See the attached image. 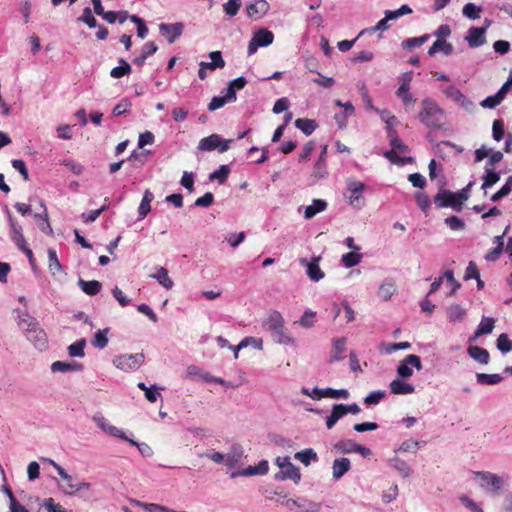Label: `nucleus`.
<instances>
[{"label":"nucleus","mask_w":512,"mask_h":512,"mask_svg":"<svg viewBox=\"0 0 512 512\" xmlns=\"http://www.w3.org/2000/svg\"><path fill=\"white\" fill-rule=\"evenodd\" d=\"M430 38L429 34L422 35L420 37L408 38L402 42L403 48H415L424 44Z\"/></svg>","instance_id":"13d9d810"},{"label":"nucleus","mask_w":512,"mask_h":512,"mask_svg":"<svg viewBox=\"0 0 512 512\" xmlns=\"http://www.w3.org/2000/svg\"><path fill=\"white\" fill-rule=\"evenodd\" d=\"M138 505L143 507L148 512H175V510H172L166 506H162V505L154 504V503L138 502Z\"/></svg>","instance_id":"774afa93"},{"label":"nucleus","mask_w":512,"mask_h":512,"mask_svg":"<svg viewBox=\"0 0 512 512\" xmlns=\"http://www.w3.org/2000/svg\"><path fill=\"white\" fill-rule=\"evenodd\" d=\"M26 338L29 342H31L33 344V346L36 349H38L40 351L45 350L48 346V339H47L46 332L44 331L43 328L40 327V325L38 327H36L28 335H26Z\"/></svg>","instance_id":"a211bd4d"},{"label":"nucleus","mask_w":512,"mask_h":512,"mask_svg":"<svg viewBox=\"0 0 512 512\" xmlns=\"http://www.w3.org/2000/svg\"><path fill=\"white\" fill-rule=\"evenodd\" d=\"M86 346V340L80 339L75 343L68 346V354L71 357H83L84 356V348Z\"/></svg>","instance_id":"3c124183"},{"label":"nucleus","mask_w":512,"mask_h":512,"mask_svg":"<svg viewBox=\"0 0 512 512\" xmlns=\"http://www.w3.org/2000/svg\"><path fill=\"white\" fill-rule=\"evenodd\" d=\"M363 255L360 252L351 251L341 256V263L345 268H352L362 261Z\"/></svg>","instance_id":"58836bf2"},{"label":"nucleus","mask_w":512,"mask_h":512,"mask_svg":"<svg viewBox=\"0 0 512 512\" xmlns=\"http://www.w3.org/2000/svg\"><path fill=\"white\" fill-rule=\"evenodd\" d=\"M497 348L502 353H508L512 350V342L510 341L507 334L502 333L497 338Z\"/></svg>","instance_id":"680f3d73"},{"label":"nucleus","mask_w":512,"mask_h":512,"mask_svg":"<svg viewBox=\"0 0 512 512\" xmlns=\"http://www.w3.org/2000/svg\"><path fill=\"white\" fill-rule=\"evenodd\" d=\"M429 177L431 181H436L438 186H444L443 168L434 159L429 163Z\"/></svg>","instance_id":"f704fd0d"},{"label":"nucleus","mask_w":512,"mask_h":512,"mask_svg":"<svg viewBox=\"0 0 512 512\" xmlns=\"http://www.w3.org/2000/svg\"><path fill=\"white\" fill-rule=\"evenodd\" d=\"M396 291L397 286L395 281L391 278H386L378 287L377 295L383 301H389Z\"/></svg>","instance_id":"5701e85b"},{"label":"nucleus","mask_w":512,"mask_h":512,"mask_svg":"<svg viewBox=\"0 0 512 512\" xmlns=\"http://www.w3.org/2000/svg\"><path fill=\"white\" fill-rule=\"evenodd\" d=\"M82 369V365L77 362H63V361H55L51 365L52 372H71V371H79Z\"/></svg>","instance_id":"473e14b6"},{"label":"nucleus","mask_w":512,"mask_h":512,"mask_svg":"<svg viewBox=\"0 0 512 512\" xmlns=\"http://www.w3.org/2000/svg\"><path fill=\"white\" fill-rule=\"evenodd\" d=\"M358 443L353 440L345 439L335 444V449L342 453H355Z\"/></svg>","instance_id":"8fccbe9b"},{"label":"nucleus","mask_w":512,"mask_h":512,"mask_svg":"<svg viewBox=\"0 0 512 512\" xmlns=\"http://www.w3.org/2000/svg\"><path fill=\"white\" fill-rule=\"evenodd\" d=\"M165 289L170 290L174 286L173 280L169 277L168 270L163 266L155 267V272L150 274Z\"/></svg>","instance_id":"393cba45"},{"label":"nucleus","mask_w":512,"mask_h":512,"mask_svg":"<svg viewBox=\"0 0 512 512\" xmlns=\"http://www.w3.org/2000/svg\"><path fill=\"white\" fill-rule=\"evenodd\" d=\"M283 325H285V320L277 310L270 311L262 321V326L271 332L279 330Z\"/></svg>","instance_id":"aec40b11"},{"label":"nucleus","mask_w":512,"mask_h":512,"mask_svg":"<svg viewBox=\"0 0 512 512\" xmlns=\"http://www.w3.org/2000/svg\"><path fill=\"white\" fill-rule=\"evenodd\" d=\"M386 396V392L383 390H375L370 392L365 398L364 403L367 406L377 405Z\"/></svg>","instance_id":"603ef678"},{"label":"nucleus","mask_w":512,"mask_h":512,"mask_svg":"<svg viewBox=\"0 0 512 512\" xmlns=\"http://www.w3.org/2000/svg\"><path fill=\"white\" fill-rule=\"evenodd\" d=\"M350 396L347 389L324 388V398L348 399Z\"/></svg>","instance_id":"5fc2aeb1"},{"label":"nucleus","mask_w":512,"mask_h":512,"mask_svg":"<svg viewBox=\"0 0 512 512\" xmlns=\"http://www.w3.org/2000/svg\"><path fill=\"white\" fill-rule=\"evenodd\" d=\"M482 179L483 183L481 188L486 192L488 188L492 187L500 180V174L494 171L492 168L485 166V173Z\"/></svg>","instance_id":"c9c22d12"},{"label":"nucleus","mask_w":512,"mask_h":512,"mask_svg":"<svg viewBox=\"0 0 512 512\" xmlns=\"http://www.w3.org/2000/svg\"><path fill=\"white\" fill-rule=\"evenodd\" d=\"M241 5V0H228L226 3L223 4V10L226 15L233 17L237 15Z\"/></svg>","instance_id":"6e6d98bb"},{"label":"nucleus","mask_w":512,"mask_h":512,"mask_svg":"<svg viewBox=\"0 0 512 512\" xmlns=\"http://www.w3.org/2000/svg\"><path fill=\"white\" fill-rule=\"evenodd\" d=\"M120 65L117 66V67H114L111 71H110V76L112 78H121L127 74H129L131 72V66L128 62H126L125 60L121 59L119 61Z\"/></svg>","instance_id":"09e8293b"},{"label":"nucleus","mask_w":512,"mask_h":512,"mask_svg":"<svg viewBox=\"0 0 512 512\" xmlns=\"http://www.w3.org/2000/svg\"><path fill=\"white\" fill-rule=\"evenodd\" d=\"M295 126L301 130L305 135L312 134L317 125L314 120L306 119V118H299L295 121Z\"/></svg>","instance_id":"a18cd8bd"},{"label":"nucleus","mask_w":512,"mask_h":512,"mask_svg":"<svg viewBox=\"0 0 512 512\" xmlns=\"http://www.w3.org/2000/svg\"><path fill=\"white\" fill-rule=\"evenodd\" d=\"M200 457H205L215 464H224L225 463V454L218 452L214 449L207 450L203 454L200 455Z\"/></svg>","instance_id":"052dcab7"},{"label":"nucleus","mask_w":512,"mask_h":512,"mask_svg":"<svg viewBox=\"0 0 512 512\" xmlns=\"http://www.w3.org/2000/svg\"><path fill=\"white\" fill-rule=\"evenodd\" d=\"M160 33L167 38L169 43H173L178 37L181 36L183 32V24L182 23H174V24H165L161 23L159 25Z\"/></svg>","instance_id":"4be33fe9"},{"label":"nucleus","mask_w":512,"mask_h":512,"mask_svg":"<svg viewBox=\"0 0 512 512\" xmlns=\"http://www.w3.org/2000/svg\"><path fill=\"white\" fill-rule=\"evenodd\" d=\"M390 465L399 472V474L407 478L411 475L412 469L411 467L402 459L399 457H393L389 460Z\"/></svg>","instance_id":"ea45409f"},{"label":"nucleus","mask_w":512,"mask_h":512,"mask_svg":"<svg viewBox=\"0 0 512 512\" xmlns=\"http://www.w3.org/2000/svg\"><path fill=\"white\" fill-rule=\"evenodd\" d=\"M365 188V184L355 178H348L346 180V189L343 196L353 209L360 210L366 205L364 197Z\"/></svg>","instance_id":"39448f33"},{"label":"nucleus","mask_w":512,"mask_h":512,"mask_svg":"<svg viewBox=\"0 0 512 512\" xmlns=\"http://www.w3.org/2000/svg\"><path fill=\"white\" fill-rule=\"evenodd\" d=\"M316 313L310 309L304 311L303 315L299 320L300 326L304 328H310L314 325Z\"/></svg>","instance_id":"e2e57ef3"},{"label":"nucleus","mask_w":512,"mask_h":512,"mask_svg":"<svg viewBox=\"0 0 512 512\" xmlns=\"http://www.w3.org/2000/svg\"><path fill=\"white\" fill-rule=\"evenodd\" d=\"M78 20L85 23L89 28H95L97 26V21L89 7L84 8Z\"/></svg>","instance_id":"0e129e2a"},{"label":"nucleus","mask_w":512,"mask_h":512,"mask_svg":"<svg viewBox=\"0 0 512 512\" xmlns=\"http://www.w3.org/2000/svg\"><path fill=\"white\" fill-rule=\"evenodd\" d=\"M389 387H390L391 393H393L395 395H408V394L414 393V391H415V387L412 384L405 382L400 377L397 379H394L390 383Z\"/></svg>","instance_id":"cd10ccee"},{"label":"nucleus","mask_w":512,"mask_h":512,"mask_svg":"<svg viewBox=\"0 0 512 512\" xmlns=\"http://www.w3.org/2000/svg\"><path fill=\"white\" fill-rule=\"evenodd\" d=\"M487 25L485 27H471L468 31V35L466 36V40L470 47H480L486 43V31L490 24L488 20H486Z\"/></svg>","instance_id":"4468645a"},{"label":"nucleus","mask_w":512,"mask_h":512,"mask_svg":"<svg viewBox=\"0 0 512 512\" xmlns=\"http://www.w3.org/2000/svg\"><path fill=\"white\" fill-rule=\"evenodd\" d=\"M476 475L481 479V486H491L494 491H498L502 488V480L497 475L489 472H478Z\"/></svg>","instance_id":"c85d7f7f"},{"label":"nucleus","mask_w":512,"mask_h":512,"mask_svg":"<svg viewBox=\"0 0 512 512\" xmlns=\"http://www.w3.org/2000/svg\"><path fill=\"white\" fill-rule=\"evenodd\" d=\"M7 214L11 240L17 247H24L26 240L23 234L22 226L16 222V220L12 217L10 212H8Z\"/></svg>","instance_id":"6ab92c4d"},{"label":"nucleus","mask_w":512,"mask_h":512,"mask_svg":"<svg viewBox=\"0 0 512 512\" xmlns=\"http://www.w3.org/2000/svg\"><path fill=\"white\" fill-rule=\"evenodd\" d=\"M243 448L239 444H234L231 446L230 451L225 454V463L224 465L227 467L230 472V478L235 479L237 477H249L255 475H265L268 473L269 464L267 460H261L255 466H249L244 469H235L241 462L243 458Z\"/></svg>","instance_id":"f257e3e1"},{"label":"nucleus","mask_w":512,"mask_h":512,"mask_svg":"<svg viewBox=\"0 0 512 512\" xmlns=\"http://www.w3.org/2000/svg\"><path fill=\"white\" fill-rule=\"evenodd\" d=\"M92 421L104 433L115 438L125 440L131 445L136 446L142 456L149 458L153 455V450L147 443H138L132 438L128 437L124 430L111 424L110 421L101 412H96L92 416Z\"/></svg>","instance_id":"f03ea898"},{"label":"nucleus","mask_w":512,"mask_h":512,"mask_svg":"<svg viewBox=\"0 0 512 512\" xmlns=\"http://www.w3.org/2000/svg\"><path fill=\"white\" fill-rule=\"evenodd\" d=\"M468 355L480 364L486 365L490 361L488 350L479 346L470 345L467 349Z\"/></svg>","instance_id":"c756f323"},{"label":"nucleus","mask_w":512,"mask_h":512,"mask_svg":"<svg viewBox=\"0 0 512 512\" xmlns=\"http://www.w3.org/2000/svg\"><path fill=\"white\" fill-rule=\"evenodd\" d=\"M346 415L344 404H335L332 407L331 414L326 419V427L332 429L338 420Z\"/></svg>","instance_id":"7c9ffc66"},{"label":"nucleus","mask_w":512,"mask_h":512,"mask_svg":"<svg viewBox=\"0 0 512 512\" xmlns=\"http://www.w3.org/2000/svg\"><path fill=\"white\" fill-rule=\"evenodd\" d=\"M231 142L232 140L223 139L219 134H211L199 141L197 149L202 152L218 150L224 153L229 150Z\"/></svg>","instance_id":"6e6552de"},{"label":"nucleus","mask_w":512,"mask_h":512,"mask_svg":"<svg viewBox=\"0 0 512 512\" xmlns=\"http://www.w3.org/2000/svg\"><path fill=\"white\" fill-rule=\"evenodd\" d=\"M14 315L18 327L25 333V335H28L39 326L38 321L27 311L16 309L14 310Z\"/></svg>","instance_id":"f8f14e48"},{"label":"nucleus","mask_w":512,"mask_h":512,"mask_svg":"<svg viewBox=\"0 0 512 512\" xmlns=\"http://www.w3.org/2000/svg\"><path fill=\"white\" fill-rule=\"evenodd\" d=\"M399 494L398 486L397 484H392L387 490L383 491L382 493V501L385 504H389L393 502Z\"/></svg>","instance_id":"bf43d9fd"},{"label":"nucleus","mask_w":512,"mask_h":512,"mask_svg":"<svg viewBox=\"0 0 512 512\" xmlns=\"http://www.w3.org/2000/svg\"><path fill=\"white\" fill-rule=\"evenodd\" d=\"M437 39L428 50V55L433 57L438 53L448 55V25H441L433 34Z\"/></svg>","instance_id":"9b49d317"},{"label":"nucleus","mask_w":512,"mask_h":512,"mask_svg":"<svg viewBox=\"0 0 512 512\" xmlns=\"http://www.w3.org/2000/svg\"><path fill=\"white\" fill-rule=\"evenodd\" d=\"M421 105L422 110L419 113V119L429 129V133L441 130L446 122L444 110L430 99H424Z\"/></svg>","instance_id":"7ed1b4c3"},{"label":"nucleus","mask_w":512,"mask_h":512,"mask_svg":"<svg viewBox=\"0 0 512 512\" xmlns=\"http://www.w3.org/2000/svg\"><path fill=\"white\" fill-rule=\"evenodd\" d=\"M249 346H251L254 349H257L259 351H262L263 350V339L259 338V337H252V336L245 337L239 342L238 349H244Z\"/></svg>","instance_id":"49530a36"},{"label":"nucleus","mask_w":512,"mask_h":512,"mask_svg":"<svg viewBox=\"0 0 512 512\" xmlns=\"http://www.w3.org/2000/svg\"><path fill=\"white\" fill-rule=\"evenodd\" d=\"M48 269L53 276L63 272V266L57 257L56 251L52 248L48 249Z\"/></svg>","instance_id":"e433bc0d"},{"label":"nucleus","mask_w":512,"mask_h":512,"mask_svg":"<svg viewBox=\"0 0 512 512\" xmlns=\"http://www.w3.org/2000/svg\"><path fill=\"white\" fill-rule=\"evenodd\" d=\"M481 11L482 8L476 6L474 3H467L463 7V15L472 20L478 19L480 17Z\"/></svg>","instance_id":"4d7b16f0"},{"label":"nucleus","mask_w":512,"mask_h":512,"mask_svg":"<svg viewBox=\"0 0 512 512\" xmlns=\"http://www.w3.org/2000/svg\"><path fill=\"white\" fill-rule=\"evenodd\" d=\"M273 41L274 34L266 28H261L254 33L248 44L247 52L249 55H253L259 47H267L271 45Z\"/></svg>","instance_id":"1a4fd4ad"},{"label":"nucleus","mask_w":512,"mask_h":512,"mask_svg":"<svg viewBox=\"0 0 512 512\" xmlns=\"http://www.w3.org/2000/svg\"><path fill=\"white\" fill-rule=\"evenodd\" d=\"M78 285L80 289L89 296L98 294L102 288V284L97 280L85 281L83 279H79Z\"/></svg>","instance_id":"72a5a7b5"},{"label":"nucleus","mask_w":512,"mask_h":512,"mask_svg":"<svg viewBox=\"0 0 512 512\" xmlns=\"http://www.w3.org/2000/svg\"><path fill=\"white\" fill-rule=\"evenodd\" d=\"M211 58V62H200L199 66L205 68L206 70H215L216 68H223L225 66V61L222 58L220 51H213L209 54Z\"/></svg>","instance_id":"2f4dec72"},{"label":"nucleus","mask_w":512,"mask_h":512,"mask_svg":"<svg viewBox=\"0 0 512 512\" xmlns=\"http://www.w3.org/2000/svg\"><path fill=\"white\" fill-rule=\"evenodd\" d=\"M414 369L417 371L422 370L421 359L417 355L409 354L400 361L397 367V375L402 379L410 378L414 373Z\"/></svg>","instance_id":"9d476101"},{"label":"nucleus","mask_w":512,"mask_h":512,"mask_svg":"<svg viewBox=\"0 0 512 512\" xmlns=\"http://www.w3.org/2000/svg\"><path fill=\"white\" fill-rule=\"evenodd\" d=\"M411 347L409 342H399V343H382L380 344V351L385 354H392L398 350H406Z\"/></svg>","instance_id":"c03bdc74"},{"label":"nucleus","mask_w":512,"mask_h":512,"mask_svg":"<svg viewBox=\"0 0 512 512\" xmlns=\"http://www.w3.org/2000/svg\"><path fill=\"white\" fill-rule=\"evenodd\" d=\"M476 379L481 385H495L500 383L503 377L500 374L477 373Z\"/></svg>","instance_id":"37998d69"},{"label":"nucleus","mask_w":512,"mask_h":512,"mask_svg":"<svg viewBox=\"0 0 512 512\" xmlns=\"http://www.w3.org/2000/svg\"><path fill=\"white\" fill-rule=\"evenodd\" d=\"M269 9L270 5L266 0H254L246 6L247 15L253 20H259L264 17Z\"/></svg>","instance_id":"2eb2a0df"},{"label":"nucleus","mask_w":512,"mask_h":512,"mask_svg":"<svg viewBox=\"0 0 512 512\" xmlns=\"http://www.w3.org/2000/svg\"><path fill=\"white\" fill-rule=\"evenodd\" d=\"M492 135L495 141H500L504 137V123L501 119H496L493 121L492 125Z\"/></svg>","instance_id":"338daca9"},{"label":"nucleus","mask_w":512,"mask_h":512,"mask_svg":"<svg viewBox=\"0 0 512 512\" xmlns=\"http://www.w3.org/2000/svg\"><path fill=\"white\" fill-rule=\"evenodd\" d=\"M474 182L470 181L466 187L461 189L459 192L452 193L450 192V208L453 210L460 212L462 209V204L469 198V192Z\"/></svg>","instance_id":"f3484780"},{"label":"nucleus","mask_w":512,"mask_h":512,"mask_svg":"<svg viewBox=\"0 0 512 512\" xmlns=\"http://www.w3.org/2000/svg\"><path fill=\"white\" fill-rule=\"evenodd\" d=\"M44 462L49 463L58 473V475L65 482L64 485H59L61 491L68 496L76 495L82 491H89L91 484L86 481L75 482L72 475L68 474L65 469L57 462L50 458H42Z\"/></svg>","instance_id":"20e7f679"},{"label":"nucleus","mask_w":512,"mask_h":512,"mask_svg":"<svg viewBox=\"0 0 512 512\" xmlns=\"http://www.w3.org/2000/svg\"><path fill=\"white\" fill-rule=\"evenodd\" d=\"M275 463L280 468V471L275 474L276 480L283 481L290 479L294 483H298L300 481L301 474L299 468L291 462L290 457H277Z\"/></svg>","instance_id":"0eeeda50"},{"label":"nucleus","mask_w":512,"mask_h":512,"mask_svg":"<svg viewBox=\"0 0 512 512\" xmlns=\"http://www.w3.org/2000/svg\"><path fill=\"white\" fill-rule=\"evenodd\" d=\"M321 257H313L311 261H307L305 258L300 259V264L306 268L307 276L315 282L322 280L325 276V273L321 270L319 266V261Z\"/></svg>","instance_id":"ddd939ff"},{"label":"nucleus","mask_w":512,"mask_h":512,"mask_svg":"<svg viewBox=\"0 0 512 512\" xmlns=\"http://www.w3.org/2000/svg\"><path fill=\"white\" fill-rule=\"evenodd\" d=\"M109 330V328L98 330L91 341L92 345L98 349L105 348L109 341L107 337Z\"/></svg>","instance_id":"79ce46f5"},{"label":"nucleus","mask_w":512,"mask_h":512,"mask_svg":"<svg viewBox=\"0 0 512 512\" xmlns=\"http://www.w3.org/2000/svg\"><path fill=\"white\" fill-rule=\"evenodd\" d=\"M412 81V72L404 73L400 78V86L396 91V95L403 101L404 104L414 102L410 93V83Z\"/></svg>","instance_id":"dca6fc26"},{"label":"nucleus","mask_w":512,"mask_h":512,"mask_svg":"<svg viewBox=\"0 0 512 512\" xmlns=\"http://www.w3.org/2000/svg\"><path fill=\"white\" fill-rule=\"evenodd\" d=\"M294 458L305 466H309L312 461H317V453L312 448H307L295 453Z\"/></svg>","instance_id":"a19ab883"},{"label":"nucleus","mask_w":512,"mask_h":512,"mask_svg":"<svg viewBox=\"0 0 512 512\" xmlns=\"http://www.w3.org/2000/svg\"><path fill=\"white\" fill-rule=\"evenodd\" d=\"M346 339L339 338L335 339L333 342L334 354L331 356L330 361H340L343 358V353L345 351Z\"/></svg>","instance_id":"de8ad7c7"},{"label":"nucleus","mask_w":512,"mask_h":512,"mask_svg":"<svg viewBox=\"0 0 512 512\" xmlns=\"http://www.w3.org/2000/svg\"><path fill=\"white\" fill-rule=\"evenodd\" d=\"M34 218L39 223L40 229L43 232H45L47 234H51L52 233V228H51L50 223L48 221V215H47L46 211H44L43 214H34Z\"/></svg>","instance_id":"69168bd1"},{"label":"nucleus","mask_w":512,"mask_h":512,"mask_svg":"<svg viewBox=\"0 0 512 512\" xmlns=\"http://www.w3.org/2000/svg\"><path fill=\"white\" fill-rule=\"evenodd\" d=\"M328 204L323 199H314L312 203L304 208L303 217L307 220L312 219L317 214L325 211Z\"/></svg>","instance_id":"bb28decb"},{"label":"nucleus","mask_w":512,"mask_h":512,"mask_svg":"<svg viewBox=\"0 0 512 512\" xmlns=\"http://www.w3.org/2000/svg\"><path fill=\"white\" fill-rule=\"evenodd\" d=\"M351 468V463L348 458H337L332 464V476L335 480L341 479Z\"/></svg>","instance_id":"a878e982"},{"label":"nucleus","mask_w":512,"mask_h":512,"mask_svg":"<svg viewBox=\"0 0 512 512\" xmlns=\"http://www.w3.org/2000/svg\"><path fill=\"white\" fill-rule=\"evenodd\" d=\"M274 340L281 345H295V339L286 331L285 325L272 332Z\"/></svg>","instance_id":"4c0bfd02"},{"label":"nucleus","mask_w":512,"mask_h":512,"mask_svg":"<svg viewBox=\"0 0 512 512\" xmlns=\"http://www.w3.org/2000/svg\"><path fill=\"white\" fill-rule=\"evenodd\" d=\"M494 325L495 320L493 318L483 316L473 336L469 337V343L475 342L478 337L484 334L491 333L494 329Z\"/></svg>","instance_id":"b1692460"},{"label":"nucleus","mask_w":512,"mask_h":512,"mask_svg":"<svg viewBox=\"0 0 512 512\" xmlns=\"http://www.w3.org/2000/svg\"><path fill=\"white\" fill-rule=\"evenodd\" d=\"M287 506L297 508L299 512H318L320 509V504L305 498L289 499Z\"/></svg>","instance_id":"412c9836"},{"label":"nucleus","mask_w":512,"mask_h":512,"mask_svg":"<svg viewBox=\"0 0 512 512\" xmlns=\"http://www.w3.org/2000/svg\"><path fill=\"white\" fill-rule=\"evenodd\" d=\"M229 173V167L227 165H221L217 170L209 175V179L218 180L220 184H223L228 178Z\"/></svg>","instance_id":"864d4df0"},{"label":"nucleus","mask_w":512,"mask_h":512,"mask_svg":"<svg viewBox=\"0 0 512 512\" xmlns=\"http://www.w3.org/2000/svg\"><path fill=\"white\" fill-rule=\"evenodd\" d=\"M144 361L143 353H125L115 356L112 363L117 369L130 373L138 370L144 364Z\"/></svg>","instance_id":"423d86ee"}]
</instances>
